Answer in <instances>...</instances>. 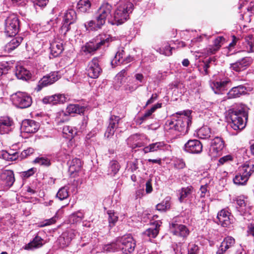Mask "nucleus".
I'll use <instances>...</instances> for the list:
<instances>
[{
	"instance_id": "nucleus-1",
	"label": "nucleus",
	"mask_w": 254,
	"mask_h": 254,
	"mask_svg": "<svg viewBox=\"0 0 254 254\" xmlns=\"http://www.w3.org/2000/svg\"><path fill=\"white\" fill-rule=\"evenodd\" d=\"M249 108L245 105L226 112V118L230 127L235 130L243 129L246 125Z\"/></svg>"
},
{
	"instance_id": "nucleus-2",
	"label": "nucleus",
	"mask_w": 254,
	"mask_h": 254,
	"mask_svg": "<svg viewBox=\"0 0 254 254\" xmlns=\"http://www.w3.org/2000/svg\"><path fill=\"white\" fill-rule=\"evenodd\" d=\"M190 110H186L178 112L174 115L171 120H168L166 125L169 127V129H174L178 131L181 134H186L191 123Z\"/></svg>"
},
{
	"instance_id": "nucleus-3",
	"label": "nucleus",
	"mask_w": 254,
	"mask_h": 254,
	"mask_svg": "<svg viewBox=\"0 0 254 254\" xmlns=\"http://www.w3.org/2000/svg\"><path fill=\"white\" fill-rule=\"evenodd\" d=\"M133 8V5L130 2H120L112 15L110 24L119 25L125 22L128 19Z\"/></svg>"
},
{
	"instance_id": "nucleus-4",
	"label": "nucleus",
	"mask_w": 254,
	"mask_h": 254,
	"mask_svg": "<svg viewBox=\"0 0 254 254\" xmlns=\"http://www.w3.org/2000/svg\"><path fill=\"white\" fill-rule=\"evenodd\" d=\"M111 39L109 35L100 34L92 41L87 43L82 47V50L84 53L92 54L106 43L111 41Z\"/></svg>"
},
{
	"instance_id": "nucleus-5",
	"label": "nucleus",
	"mask_w": 254,
	"mask_h": 254,
	"mask_svg": "<svg viewBox=\"0 0 254 254\" xmlns=\"http://www.w3.org/2000/svg\"><path fill=\"white\" fill-rule=\"evenodd\" d=\"M19 20L14 14L9 15L5 20L4 32L8 36L16 35L19 29Z\"/></svg>"
},
{
	"instance_id": "nucleus-6",
	"label": "nucleus",
	"mask_w": 254,
	"mask_h": 254,
	"mask_svg": "<svg viewBox=\"0 0 254 254\" xmlns=\"http://www.w3.org/2000/svg\"><path fill=\"white\" fill-rule=\"evenodd\" d=\"M170 230L174 236L180 238L182 241H185L190 233L186 225L178 223L176 219H173L170 223Z\"/></svg>"
},
{
	"instance_id": "nucleus-7",
	"label": "nucleus",
	"mask_w": 254,
	"mask_h": 254,
	"mask_svg": "<svg viewBox=\"0 0 254 254\" xmlns=\"http://www.w3.org/2000/svg\"><path fill=\"white\" fill-rule=\"evenodd\" d=\"M112 6L108 2L103 3L97 9L95 16L104 25L106 20L110 23V20L112 18Z\"/></svg>"
},
{
	"instance_id": "nucleus-8",
	"label": "nucleus",
	"mask_w": 254,
	"mask_h": 254,
	"mask_svg": "<svg viewBox=\"0 0 254 254\" xmlns=\"http://www.w3.org/2000/svg\"><path fill=\"white\" fill-rule=\"evenodd\" d=\"M117 242L120 244L121 250L122 251L129 253H131L134 251L136 244L135 240L130 235L118 237Z\"/></svg>"
},
{
	"instance_id": "nucleus-9",
	"label": "nucleus",
	"mask_w": 254,
	"mask_h": 254,
	"mask_svg": "<svg viewBox=\"0 0 254 254\" xmlns=\"http://www.w3.org/2000/svg\"><path fill=\"white\" fill-rule=\"evenodd\" d=\"M235 201L237 204L236 208L240 215L243 216L244 219H251L252 208L248 202L241 196L236 198Z\"/></svg>"
},
{
	"instance_id": "nucleus-10",
	"label": "nucleus",
	"mask_w": 254,
	"mask_h": 254,
	"mask_svg": "<svg viewBox=\"0 0 254 254\" xmlns=\"http://www.w3.org/2000/svg\"><path fill=\"white\" fill-rule=\"evenodd\" d=\"M85 108L84 106H80L78 104H70L67 106L66 112L63 111L60 112L59 117H57V121L59 122L64 123L68 120V115L71 114H81L85 111Z\"/></svg>"
},
{
	"instance_id": "nucleus-11",
	"label": "nucleus",
	"mask_w": 254,
	"mask_h": 254,
	"mask_svg": "<svg viewBox=\"0 0 254 254\" xmlns=\"http://www.w3.org/2000/svg\"><path fill=\"white\" fill-rule=\"evenodd\" d=\"M77 19L76 13L73 9H69L66 11L64 16V24L61 27L62 33L65 34L70 29V25L74 23Z\"/></svg>"
},
{
	"instance_id": "nucleus-12",
	"label": "nucleus",
	"mask_w": 254,
	"mask_h": 254,
	"mask_svg": "<svg viewBox=\"0 0 254 254\" xmlns=\"http://www.w3.org/2000/svg\"><path fill=\"white\" fill-rule=\"evenodd\" d=\"M99 63V61L98 58H94L89 63L86 71L88 76L90 78H97L101 73L102 69Z\"/></svg>"
},
{
	"instance_id": "nucleus-13",
	"label": "nucleus",
	"mask_w": 254,
	"mask_h": 254,
	"mask_svg": "<svg viewBox=\"0 0 254 254\" xmlns=\"http://www.w3.org/2000/svg\"><path fill=\"white\" fill-rule=\"evenodd\" d=\"M60 76L58 72H52L44 76L39 81L38 84L35 88L37 91H40L43 87L48 86L57 81L59 78Z\"/></svg>"
},
{
	"instance_id": "nucleus-14",
	"label": "nucleus",
	"mask_w": 254,
	"mask_h": 254,
	"mask_svg": "<svg viewBox=\"0 0 254 254\" xmlns=\"http://www.w3.org/2000/svg\"><path fill=\"white\" fill-rule=\"evenodd\" d=\"M133 60V58L129 55H125V51L122 49H120L117 52L114 59L111 62L113 66H116L121 64H127Z\"/></svg>"
},
{
	"instance_id": "nucleus-15",
	"label": "nucleus",
	"mask_w": 254,
	"mask_h": 254,
	"mask_svg": "<svg viewBox=\"0 0 254 254\" xmlns=\"http://www.w3.org/2000/svg\"><path fill=\"white\" fill-rule=\"evenodd\" d=\"M202 150V144L197 139L190 140L185 144V150L192 154L200 153Z\"/></svg>"
},
{
	"instance_id": "nucleus-16",
	"label": "nucleus",
	"mask_w": 254,
	"mask_h": 254,
	"mask_svg": "<svg viewBox=\"0 0 254 254\" xmlns=\"http://www.w3.org/2000/svg\"><path fill=\"white\" fill-rule=\"evenodd\" d=\"M252 59L249 57H245L236 62L230 64V68L236 71L241 72L246 70L251 64Z\"/></svg>"
},
{
	"instance_id": "nucleus-17",
	"label": "nucleus",
	"mask_w": 254,
	"mask_h": 254,
	"mask_svg": "<svg viewBox=\"0 0 254 254\" xmlns=\"http://www.w3.org/2000/svg\"><path fill=\"white\" fill-rule=\"evenodd\" d=\"M39 124L33 120L23 121L21 126V131L28 133H34L39 129Z\"/></svg>"
},
{
	"instance_id": "nucleus-18",
	"label": "nucleus",
	"mask_w": 254,
	"mask_h": 254,
	"mask_svg": "<svg viewBox=\"0 0 254 254\" xmlns=\"http://www.w3.org/2000/svg\"><path fill=\"white\" fill-rule=\"evenodd\" d=\"M11 101L13 105L20 108L29 107L32 102L31 96H13Z\"/></svg>"
},
{
	"instance_id": "nucleus-19",
	"label": "nucleus",
	"mask_w": 254,
	"mask_h": 254,
	"mask_svg": "<svg viewBox=\"0 0 254 254\" xmlns=\"http://www.w3.org/2000/svg\"><path fill=\"white\" fill-rule=\"evenodd\" d=\"M224 147V142L222 138L219 137H215L211 141L210 151L211 155L215 157L222 150Z\"/></svg>"
},
{
	"instance_id": "nucleus-20",
	"label": "nucleus",
	"mask_w": 254,
	"mask_h": 254,
	"mask_svg": "<svg viewBox=\"0 0 254 254\" xmlns=\"http://www.w3.org/2000/svg\"><path fill=\"white\" fill-rule=\"evenodd\" d=\"M13 120L8 117L0 118V134L8 133L12 130Z\"/></svg>"
},
{
	"instance_id": "nucleus-21",
	"label": "nucleus",
	"mask_w": 254,
	"mask_h": 254,
	"mask_svg": "<svg viewBox=\"0 0 254 254\" xmlns=\"http://www.w3.org/2000/svg\"><path fill=\"white\" fill-rule=\"evenodd\" d=\"M0 179L9 188L13 185L15 181L13 171L10 170H2L0 174Z\"/></svg>"
},
{
	"instance_id": "nucleus-22",
	"label": "nucleus",
	"mask_w": 254,
	"mask_h": 254,
	"mask_svg": "<svg viewBox=\"0 0 254 254\" xmlns=\"http://www.w3.org/2000/svg\"><path fill=\"white\" fill-rule=\"evenodd\" d=\"M230 213L225 209H222L217 214V223L220 224L222 227H227L231 224L229 218Z\"/></svg>"
},
{
	"instance_id": "nucleus-23",
	"label": "nucleus",
	"mask_w": 254,
	"mask_h": 254,
	"mask_svg": "<svg viewBox=\"0 0 254 254\" xmlns=\"http://www.w3.org/2000/svg\"><path fill=\"white\" fill-rule=\"evenodd\" d=\"M239 172L249 179L254 173V163L252 161H247L239 167Z\"/></svg>"
},
{
	"instance_id": "nucleus-24",
	"label": "nucleus",
	"mask_w": 254,
	"mask_h": 254,
	"mask_svg": "<svg viewBox=\"0 0 254 254\" xmlns=\"http://www.w3.org/2000/svg\"><path fill=\"white\" fill-rule=\"evenodd\" d=\"M167 145L164 142H157L155 143H151L148 146L145 147L143 150L145 153H147L151 152H155L158 150H163Z\"/></svg>"
},
{
	"instance_id": "nucleus-25",
	"label": "nucleus",
	"mask_w": 254,
	"mask_h": 254,
	"mask_svg": "<svg viewBox=\"0 0 254 254\" xmlns=\"http://www.w3.org/2000/svg\"><path fill=\"white\" fill-rule=\"evenodd\" d=\"M66 99L65 96H45L42 101L45 104L55 105L64 103Z\"/></svg>"
},
{
	"instance_id": "nucleus-26",
	"label": "nucleus",
	"mask_w": 254,
	"mask_h": 254,
	"mask_svg": "<svg viewBox=\"0 0 254 254\" xmlns=\"http://www.w3.org/2000/svg\"><path fill=\"white\" fill-rule=\"evenodd\" d=\"M51 53L54 57L59 56L63 51V42L62 41H55L51 44Z\"/></svg>"
},
{
	"instance_id": "nucleus-27",
	"label": "nucleus",
	"mask_w": 254,
	"mask_h": 254,
	"mask_svg": "<svg viewBox=\"0 0 254 254\" xmlns=\"http://www.w3.org/2000/svg\"><path fill=\"white\" fill-rule=\"evenodd\" d=\"M104 24L101 23L95 16V20H91L84 24V27L87 30L97 31L101 29Z\"/></svg>"
},
{
	"instance_id": "nucleus-28",
	"label": "nucleus",
	"mask_w": 254,
	"mask_h": 254,
	"mask_svg": "<svg viewBox=\"0 0 254 254\" xmlns=\"http://www.w3.org/2000/svg\"><path fill=\"white\" fill-rule=\"evenodd\" d=\"M15 74L18 79L27 80L31 77V74L28 70L22 66L16 67Z\"/></svg>"
},
{
	"instance_id": "nucleus-29",
	"label": "nucleus",
	"mask_w": 254,
	"mask_h": 254,
	"mask_svg": "<svg viewBox=\"0 0 254 254\" xmlns=\"http://www.w3.org/2000/svg\"><path fill=\"white\" fill-rule=\"evenodd\" d=\"M43 240L39 236H36L33 240L26 245L24 249L25 250H32L39 248L42 246Z\"/></svg>"
},
{
	"instance_id": "nucleus-30",
	"label": "nucleus",
	"mask_w": 254,
	"mask_h": 254,
	"mask_svg": "<svg viewBox=\"0 0 254 254\" xmlns=\"http://www.w3.org/2000/svg\"><path fill=\"white\" fill-rule=\"evenodd\" d=\"M248 90L246 87L243 85H239L233 87L229 92L227 93V95H242L249 94L248 92Z\"/></svg>"
},
{
	"instance_id": "nucleus-31",
	"label": "nucleus",
	"mask_w": 254,
	"mask_h": 254,
	"mask_svg": "<svg viewBox=\"0 0 254 254\" xmlns=\"http://www.w3.org/2000/svg\"><path fill=\"white\" fill-rule=\"evenodd\" d=\"M91 3L89 0H79L77 4V9L80 12H88L90 10Z\"/></svg>"
},
{
	"instance_id": "nucleus-32",
	"label": "nucleus",
	"mask_w": 254,
	"mask_h": 254,
	"mask_svg": "<svg viewBox=\"0 0 254 254\" xmlns=\"http://www.w3.org/2000/svg\"><path fill=\"white\" fill-rule=\"evenodd\" d=\"M161 103H157L153 105L149 110L146 111L144 115L139 118V120L141 121L140 124L143 123L144 121L151 118L152 114L156 109L160 108L161 107Z\"/></svg>"
},
{
	"instance_id": "nucleus-33",
	"label": "nucleus",
	"mask_w": 254,
	"mask_h": 254,
	"mask_svg": "<svg viewBox=\"0 0 254 254\" xmlns=\"http://www.w3.org/2000/svg\"><path fill=\"white\" fill-rule=\"evenodd\" d=\"M228 82V81H217L213 83L212 88L214 90V93L216 94H225L223 91L225 90V85Z\"/></svg>"
},
{
	"instance_id": "nucleus-34",
	"label": "nucleus",
	"mask_w": 254,
	"mask_h": 254,
	"mask_svg": "<svg viewBox=\"0 0 254 254\" xmlns=\"http://www.w3.org/2000/svg\"><path fill=\"white\" fill-rule=\"evenodd\" d=\"M245 51L248 53H254V36L249 35L245 38Z\"/></svg>"
},
{
	"instance_id": "nucleus-35",
	"label": "nucleus",
	"mask_w": 254,
	"mask_h": 254,
	"mask_svg": "<svg viewBox=\"0 0 254 254\" xmlns=\"http://www.w3.org/2000/svg\"><path fill=\"white\" fill-rule=\"evenodd\" d=\"M104 251L106 252H115L121 250V245L117 242V239L115 242L105 245L103 247Z\"/></svg>"
},
{
	"instance_id": "nucleus-36",
	"label": "nucleus",
	"mask_w": 254,
	"mask_h": 254,
	"mask_svg": "<svg viewBox=\"0 0 254 254\" xmlns=\"http://www.w3.org/2000/svg\"><path fill=\"white\" fill-rule=\"evenodd\" d=\"M82 166L81 160L78 158H74L71 161L69 167V171L73 173L78 172Z\"/></svg>"
},
{
	"instance_id": "nucleus-37",
	"label": "nucleus",
	"mask_w": 254,
	"mask_h": 254,
	"mask_svg": "<svg viewBox=\"0 0 254 254\" xmlns=\"http://www.w3.org/2000/svg\"><path fill=\"white\" fill-rule=\"evenodd\" d=\"M83 217V213L81 211H78L69 215L68 221L71 224H75L80 222Z\"/></svg>"
},
{
	"instance_id": "nucleus-38",
	"label": "nucleus",
	"mask_w": 254,
	"mask_h": 254,
	"mask_svg": "<svg viewBox=\"0 0 254 254\" xmlns=\"http://www.w3.org/2000/svg\"><path fill=\"white\" fill-rule=\"evenodd\" d=\"M74 236V234L73 232L71 230L68 231L62 234V236L60 237L59 241L60 243H62L63 240L64 241V243H63V245L67 246L73 238Z\"/></svg>"
},
{
	"instance_id": "nucleus-39",
	"label": "nucleus",
	"mask_w": 254,
	"mask_h": 254,
	"mask_svg": "<svg viewBox=\"0 0 254 254\" xmlns=\"http://www.w3.org/2000/svg\"><path fill=\"white\" fill-rule=\"evenodd\" d=\"M23 40L21 37H16L12 39L6 46L7 50L12 51L17 48Z\"/></svg>"
},
{
	"instance_id": "nucleus-40",
	"label": "nucleus",
	"mask_w": 254,
	"mask_h": 254,
	"mask_svg": "<svg viewBox=\"0 0 254 254\" xmlns=\"http://www.w3.org/2000/svg\"><path fill=\"white\" fill-rule=\"evenodd\" d=\"M120 168V166L117 161H111L108 170V175L115 176L118 172Z\"/></svg>"
},
{
	"instance_id": "nucleus-41",
	"label": "nucleus",
	"mask_w": 254,
	"mask_h": 254,
	"mask_svg": "<svg viewBox=\"0 0 254 254\" xmlns=\"http://www.w3.org/2000/svg\"><path fill=\"white\" fill-rule=\"evenodd\" d=\"M249 179L239 172L233 178L234 183L237 185H245Z\"/></svg>"
},
{
	"instance_id": "nucleus-42",
	"label": "nucleus",
	"mask_w": 254,
	"mask_h": 254,
	"mask_svg": "<svg viewBox=\"0 0 254 254\" xmlns=\"http://www.w3.org/2000/svg\"><path fill=\"white\" fill-rule=\"evenodd\" d=\"M197 134L199 138L207 139L211 136V130L207 126L201 127L197 131Z\"/></svg>"
},
{
	"instance_id": "nucleus-43",
	"label": "nucleus",
	"mask_w": 254,
	"mask_h": 254,
	"mask_svg": "<svg viewBox=\"0 0 254 254\" xmlns=\"http://www.w3.org/2000/svg\"><path fill=\"white\" fill-rule=\"evenodd\" d=\"M170 207V203L169 198H166L162 202L156 205V209L160 211H165Z\"/></svg>"
},
{
	"instance_id": "nucleus-44",
	"label": "nucleus",
	"mask_w": 254,
	"mask_h": 254,
	"mask_svg": "<svg viewBox=\"0 0 254 254\" xmlns=\"http://www.w3.org/2000/svg\"><path fill=\"white\" fill-rule=\"evenodd\" d=\"M0 157L7 161H14L18 158V156L14 154H9L7 151H0Z\"/></svg>"
},
{
	"instance_id": "nucleus-45",
	"label": "nucleus",
	"mask_w": 254,
	"mask_h": 254,
	"mask_svg": "<svg viewBox=\"0 0 254 254\" xmlns=\"http://www.w3.org/2000/svg\"><path fill=\"white\" fill-rule=\"evenodd\" d=\"M159 225L156 224L154 228H150L147 229L145 231L144 234L150 238H154L157 236L159 233Z\"/></svg>"
},
{
	"instance_id": "nucleus-46",
	"label": "nucleus",
	"mask_w": 254,
	"mask_h": 254,
	"mask_svg": "<svg viewBox=\"0 0 254 254\" xmlns=\"http://www.w3.org/2000/svg\"><path fill=\"white\" fill-rule=\"evenodd\" d=\"M235 239L232 237L225 238L221 243V247H224L225 250H228L235 244Z\"/></svg>"
},
{
	"instance_id": "nucleus-47",
	"label": "nucleus",
	"mask_w": 254,
	"mask_h": 254,
	"mask_svg": "<svg viewBox=\"0 0 254 254\" xmlns=\"http://www.w3.org/2000/svg\"><path fill=\"white\" fill-rule=\"evenodd\" d=\"M68 195V189L66 187L61 188L57 193V197L61 200L67 198Z\"/></svg>"
},
{
	"instance_id": "nucleus-48",
	"label": "nucleus",
	"mask_w": 254,
	"mask_h": 254,
	"mask_svg": "<svg viewBox=\"0 0 254 254\" xmlns=\"http://www.w3.org/2000/svg\"><path fill=\"white\" fill-rule=\"evenodd\" d=\"M172 49L173 48H171L170 46L167 43L163 48L157 49V52L166 56H170L172 54Z\"/></svg>"
},
{
	"instance_id": "nucleus-49",
	"label": "nucleus",
	"mask_w": 254,
	"mask_h": 254,
	"mask_svg": "<svg viewBox=\"0 0 254 254\" xmlns=\"http://www.w3.org/2000/svg\"><path fill=\"white\" fill-rule=\"evenodd\" d=\"M191 187L182 188L180 192V196L179 197L180 201H182L185 198L190 195L191 192Z\"/></svg>"
},
{
	"instance_id": "nucleus-50",
	"label": "nucleus",
	"mask_w": 254,
	"mask_h": 254,
	"mask_svg": "<svg viewBox=\"0 0 254 254\" xmlns=\"http://www.w3.org/2000/svg\"><path fill=\"white\" fill-rule=\"evenodd\" d=\"M34 162L38 163L40 165H44L46 166H49L51 165L50 161L47 158L41 157H37L34 160Z\"/></svg>"
},
{
	"instance_id": "nucleus-51",
	"label": "nucleus",
	"mask_w": 254,
	"mask_h": 254,
	"mask_svg": "<svg viewBox=\"0 0 254 254\" xmlns=\"http://www.w3.org/2000/svg\"><path fill=\"white\" fill-rule=\"evenodd\" d=\"M120 120V118L119 117L114 115L111 116L110 118L109 126H111L114 129H115L118 127Z\"/></svg>"
},
{
	"instance_id": "nucleus-52",
	"label": "nucleus",
	"mask_w": 254,
	"mask_h": 254,
	"mask_svg": "<svg viewBox=\"0 0 254 254\" xmlns=\"http://www.w3.org/2000/svg\"><path fill=\"white\" fill-rule=\"evenodd\" d=\"M108 213L109 215V225L110 226H113L118 221V217L115 215L114 212H112V211H109Z\"/></svg>"
},
{
	"instance_id": "nucleus-53",
	"label": "nucleus",
	"mask_w": 254,
	"mask_h": 254,
	"mask_svg": "<svg viewBox=\"0 0 254 254\" xmlns=\"http://www.w3.org/2000/svg\"><path fill=\"white\" fill-rule=\"evenodd\" d=\"M225 41V39L222 36H219L216 38L214 41L213 46L215 47L216 50H219L221 47V45Z\"/></svg>"
},
{
	"instance_id": "nucleus-54",
	"label": "nucleus",
	"mask_w": 254,
	"mask_h": 254,
	"mask_svg": "<svg viewBox=\"0 0 254 254\" xmlns=\"http://www.w3.org/2000/svg\"><path fill=\"white\" fill-rule=\"evenodd\" d=\"M174 166L177 169H183L186 167V164L183 159H177L175 161Z\"/></svg>"
},
{
	"instance_id": "nucleus-55",
	"label": "nucleus",
	"mask_w": 254,
	"mask_h": 254,
	"mask_svg": "<svg viewBox=\"0 0 254 254\" xmlns=\"http://www.w3.org/2000/svg\"><path fill=\"white\" fill-rule=\"evenodd\" d=\"M33 152L34 149L32 148H29L21 152L20 155H19V157L21 159H23L29 156L30 154H33Z\"/></svg>"
},
{
	"instance_id": "nucleus-56",
	"label": "nucleus",
	"mask_w": 254,
	"mask_h": 254,
	"mask_svg": "<svg viewBox=\"0 0 254 254\" xmlns=\"http://www.w3.org/2000/svg\"><path fill=\"white\" fill-rule=\"evenodd\" d=\"M199 248L195 244L190 245L188 248V254H198Z\"/></svg>"
},
{
	"instance_id": "nucleus-57",
	"label": "nucleus",
	"mask_w": 254,
	"mask_h": 254,
	"mask_svg": "<svg viewBox=\"0 0 254 254\" xmlns=\"http://www.w3.org/2000/svg\"><path fill=\"white\" fill-rule=\"evenodd\" d=\"M35 6L42 7L45 6L48 2V0H33Z\"/></svg>"
},
{
	"instance_id": "nucleus-58",
	"label": "nucleus",
	"mask_w": 254,
	"mask_h": 254,
	"mask_svg": "<svg viewBox=\"0 0 254 254\" xmlns=\"http://www.w3.org/2000/svg\"><path fill=\"white\" fill-rule=\"evenodd\" d=\"M233 158L231 155H227L225 156H223L221 158H220L219 160V164L223 165L225 163L232 160Z\"/></svg>"
},
{
	"instance_id": "nucleus-59",
	"label": "nucleus",
	"mask_w": 254,
	"mask_h": 254,
	"mask_svg": "<svg viewBox=\"0 0 254 254\" xmlns=\"http://www.w3.org/2000/svg\"><path fill=\"white\" fill-rule=\"evenodd\" d=\"M115 131V129H114L111 126H108L107 130L105 133V136L107 138H109L114 134Z\"/></svg>"
},
{
	"instance_id": "nucleus-60",
	"label": "nucleus",
	"mask_w": 254,
	"mask_h": 254,
	"mask_svg": "<svg viewBox=\"0 0 254 254\" xmlns=\"http://www.w3.org/2000/svg\"><path fill=\"white\" fill-rule=\"evenodd\" d=\"M63 132L68 134L69 136H72L73 135V130L69 126H66L63 128Z\"/></svg>"
},
{
	"instance_id": "nucleus-61",
	"label": "nucleus",
	"mask_w": 254,
	"mask_h": 254,
	"mask_svg": "<svg viewBox=\"0 0 254 254\" xmlns=\"http://www.w3.org/2000/svg\"><path fill=\"white\" fill-rule=\"evenodd\" d=\"M56 221L55 217H53L49 219L46 220L44 222L43 224L42 225V226H46L50 225H51L52 224H54Z\"/></svg>"
},
{
	"instance_id": "nucleus-62",
	"label": "nucleus",
	"mask_w": 254,
	"mask_h": 254,
	"mask_svg": "<svg viewBox=\"0 0 254 254\" xmlns=\"http://www.w3.org/2000/svg\"><path fill=\"white\" fill-rule=\"evenodd\" d=\"M35 173L34 168H31L26 171L22 172V174L24 177L29 178L32 176Z\"/></svg>"
},
{
	"instance_id": "nucleus-63",
	"label": "nucleus",
	"mask_w": 254,
	"mask_h": 254,
	"mask_svg": "<svg viewBox=\"0 0 254 254\" xmlns=\"http://www.w3.org/2000/svg\"><path fill=\"white\" fill-rule=\"evenodd\" d=\"M247 233L249 235L254 237V223H252L248 225Z\"/></svg>"
},
{
	"instance_id": "nucleus-64",
	"label": "nucleus",
	"mask_w": 254,
	"mask_h": 254,
	"mask_svg": "<svg viewBox=\"0 0 254 254\" xmlns=\"http://www.w3.org/2000/svg\"><path fill=\"white\" fill-rule=\"evenodd\" d=\"M135 79L140 83H142L144 81V76L141 73H136L134 75Z\"/></svg>"
}]
</instances>
